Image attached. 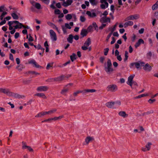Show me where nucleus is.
Returning a JSON list of instances; mask_svg holds the SVG:
<instances>
[{
  "instance_id": "obj_1",
  "label": "nucleus",
  "mask_w": 158,
  "mask_h": 158,
  "mask_svg": "<svg viewBox=\"0 0 158 158\" xmlns=\"http://www.w3.org/2000/svg\"><path fill=\"white\" fill-rule=\"evenodd\" d=\"M118 89L117 86L115 84H110L106 88V90L110 92H114Z\"/></svg>"
},
{
  "instance_id": "obj_2",
  "label": "nucleus",
  "mask_w": 158,
  "mask_h": 158,
  "mask_svg": "<svg viewBox=\"0 0 158 158\" xmlns=\"http://www.w3.org/2000/svg\"><path fill=\"white\" fill-rule=\"evenodd\" d=\"M105 71L108 73H109L110 72L113 71V69L112 68V64L111 61L110 59H108L107 61V67L105 68Z\"/></svg>"
},
{
  "instance_id": "obj_3",
  "label": "nucleus",
  "mask_w": 158,
  "mask_h": 158,
  "mask_svg": "<svg viewBox=\"0 0 158 158\" xmlns=\"http://www.w3.org/2000/svg\"><path fill=\"white\" fill-rule=\"evenodd\" d=\"M139 18V15L135 14L134 15H131L127 17L125 19V21H127L129 20H133L134 19H137Z\"/></svg>"
},
{
  "instance_id": "obj_4",
  "label": "nucleus",
  "mask_w": 158,
  "mask_h": 158,
  "mask_svg": "<svg viewBox=\"0 0 158 158\" xmlns=\"http://www.w3.org/2000/svg\"><path fill=\"white\" fill-rule=\"evenodd\" d=\"M10 96L13 97L15 98L19 99L23 98L25 97L24 95H20L17 93H15L12 92H11Z\"/></svg>"
},
{
  "instance_id": "obj_5",
  "label": "nucleus",
  "mask_w": 158,
  "mask_h": 158,
  "mask_svg": "<svg viewBox=\"0 0 158 158\" xmlns=\"http://www.w3.org/2000/svg\"><path fill=\"white\" fill-rule=\"evenodd\" d=\"M48 89V86H41L38 87L36 90L39 92L46 91Z\"/></svg>"
},
{
  "instance_id": "obj_6",
  "label": "nucleus",
  "mask_w": 158,
  "mask_h": 158,
  "mask_svg": "<svg viewBox=\"0 0 158 158\" xmlns=\"http://www.w3.org/2000/svg\"><path fill=\"white\" fill-rule=\"evenodd\" d=\"M50 33L51 39L52 40L55 41L57 40V37L55 32L52 30H50Z\"/></svg>"
},
{
  "instance_id": "obj_7",
  "label": "nucleus",
  "mask_w": 158,
  "mask_h": 158,
  "mask_svg": "<svg viewBox=\"0 0 158 158\" xmlns=\"http://www.w3.org/2000/svg\"><path fill=\"white\" fill-rule=\"evenodd\" d=\"M22 148L23 149H24L27 148L30 152H33V149L30 146L26 145V143H25L24 142H22Z\"/></svg>"
},
{
  "instance_id": "obj_8",
  "label": "nucleus",
  "mask_w": 158,
  "mask_h": 158,
  "mask_svg": "<svg viewBox=\"0 0 158 158\" xmlns=\"http://www.w3.org/2000/svg\"><path fill=\"white\" fill-rule=\"evenodd\" d=\"M0 92L3 93L10 96L11 92L8 89L0 88Z\"/></svg>"
},
{
  "instance_id": "obj_9",
  "label": "nucleus",
  "mask_w": 158,
  "mask_h": 158,
  "mask_svg": "<svg viewBox=\"0 0 158 158\" xmlns=\"http://www.w3.org/2000/svg\"><path fill=\"white\" fill-rule=\"evenodd\" d=\"M100 22L102 23H106L107 22H110V19L109 17L104 16L101 18Z\"/></svg>"
},
{
  "instance_id": "obj_10",
  "label": "nucleus",
  "mask_w": 158,
  "mask_h": 158,
  "mask_svg": "<svg viewBox=\"0 0 158 158\" xmlns=\"http://www.w3.org/2000/svg\"><path fill=\"white\" fill-rule=\"evenodd\" d=\"M115 105V102H110L106 103L105 105L108 108H114V105Z\"/></svg>"
},
{
  "instance_id": "obj_11",
  "label": "nucleus",
  "mask_w": 158,
  "mask_h": 158,
  "mask_svg": "<svg viewBox=\"0 0 158 158\" xmlns=\"http://www.w3.org/2000/svg\"><path fill=\"white\" fill-rule=\"evenodd\" d=\"M135 76V75L130 76L128 78L127 81V84L130 86H131V83L133 81V79Z\"/></svg>"
},
{
  "instance_id": "obj_12",
  "label": "nucleus",
  "mask_w": 158,
  "mask_h": 158,
  "mask_svg": "<svg viewBox=\"0 0 158 158\" xmlns=\"http://www.w3.org/2000/svg\"><path fill=\"white\" fill-rule=\"evenodd\" d=\"M145 63L143 62L138 61L136 62V67L138 69H141V67L144 66Z\"/></svg>"
},
{
  "instance_id": "obj_13",
  "label": "nucleus",
  "mask_w": 158,
  "mask_h": 158,
  "mask_svg": "<svg viewBox=\"0 0 158 158\" xmlns=\"http://www.w3.org/2000/svg\"><path fill=\"white\" fill-rule=\"evenodd\" d=\"M143 69L145 71H150L152 69V67L148 63H147L146 64H144Z\"/></svg>"
},
{
  "instance_id": "obj_14",
  "label": "nucleus",
  "mask_w": 158,
  "mask_h": 158,
  "mask_svg": "<svg viewBox=\"0 0 158 158\" xmlns=\"http://www.w3.org/2000/svg\"><path fill=\"white\" fill-rule=\"evenodd\" d=\"M94 140V138L93 137L88 136L86 137L85 140L86 144H85L87 145L89 144V143L92 142Z\"/></svg>"
},
{
  "instance_id": "obj_15",
  "label": "nucleus",
  "mask_w": 158,
  "mask_h": 158,
  "mask_svg": "<svg viewBox=\"0 0 158 158\" xmlns=\"http://www.w3.org/2000/svg\"><path fill=\"white\" fill-rule=\"evenodd\" d=\"M69 88L70 87H66L65 86L61 91L60 94L63 95H65L68 92Z\"/></svg>"
},
{
  "instance_id": "obj_16",
  "label": "nucleus",
  "mask_w": 158,
  "mask_h": 158,
  "mask_svg": "<svg viewBox=\"0 0 158 158\" xmlns=\"http://www.w3.org/2000/svg\"><path fill=\"white\" fill-rule=\"evenodd\" d=\"M144 43V41L142 39H140L135 44V47L136 48H137L141 44H143Z\"/></svg>"
},
{
  "instance_id": "obj_17",
  "label": "nucleus",
  "mask_w": 158,
  "mask_h": 158,
  "mask_svg": "<svg viewBox=\"0 0 158 158\" xmlns=\"http://www.w3.org/2000/svg\"><path fill=\"white\" fill-rule=\"evenodd\" d=\"M47 114V111H42L36 115L35 116V117L36 118L40 117Z\"/></svg>"
},
{
  "instance_id": "obj_18",
  "label": "nucleus",
  "mask_w": 158,
  "mask_h": 158,
  "mask_svg": "<svg viewBox=\"0 0 158 158\" xmlns=\"http://www.w3.org/2000/svg\"><path fill=\"white\" fill-rule=\"evenodd\" d=\"M86 14L91 18H94L96 16V14L95 12L91 13L90 11H87Z\"/></svg>"
},
{
  "instance_id": "obj_19",
  "label": "nucleus",
  "mask_w": 158,
  "mask_h": 158,
  "mask_svg": "<svg viewBox=\"0 0 158 158\" xmlns=\"http://www.w3.org/2000/svg\"><path fill=\"white\" fill-rule=\"evenodd\" d=\"M35 96H38L44 99H46L47 97L45 94L43 93H38L36 94H35Z\"/></svg>"
},
{
  "instance_id": "obj_20",
  "label": "nucleus",
  "mask_w": 158,
  "mask_h": 158,
  "mask_svg": "<svg viewBox=\"0 0 158 158\" xmlns=\"http://www.w3.org/2000/svg\"><path fill=\"white\" fill-rule=\"evenodd\" d=\"M22 27L24 28H27V29H29V27L28 26L23 25L22 23L20 24V27H19V25H16L14 27L15 28V29H17L18 28H21Z\"/></svg>"
},
{
  "instance_id": "obj_21",
  "label": "nucleus",
  "mask_w": 158,
  "mask_h": 158,
  "mask_svg": "<svg viewBox=\"0 0 158 158\" xmlns=\"http://www.w3.org/2000/svg\"><path fill=\"white\" fill-rule=\"evenodd\" d=\"M88 33L87 31L85 29H82L81 32V35H82V37H83L86 36Z\"/></svg>"
},
{
  "instance_id": "obj_22",
  "label": "nucleus",
  "mask_w": 158,
  "mask_h": 158,
  "mask_svg": "<svg viewBox=\"0 0 158 158\" xmlns=\"http://www.w3.org/2000/svg\"><path fill=\"white\" fill-rule=\"evenodd\" d=\"M37 49H40L41 50V51H42V53H39V54L40 56H42V54L44 52V48H42L41 45L40 44H38L37 46Z\"/></svg>"
},
{
  "instance_id": "obj_23",
  "label": "nucleus",
  "mask_w": 158,
  "mask_h": 158,
  "mask_svg": "<svg viewBox=\"0 0 158 158\" xmlns=\"http://www.w3.org/2000/svg\"><path fill=\"white\" fill-rule=\"evenodd\" d=\"M65 77V76L64 75H61V76H59L57 77L56 78V82H59L63 80Z\"/></svg>"
},
{
  "instance_id": "obj_24",
  "label": "nucleus",
  "mask_w": 158,
  "mask_h": 158,
  "mask_svg": "<svg viewBox=\"0 0 158 158\" xmlns=\"http://www.w3.org/2000/svg\"><path fill=\"white\" fill-rule=\"evenodd\" d=\"M119 115L123 118H125L127 117L128 114H127L125 111H120L118 113Z\"/></svg>"
},
{
  "instance_id": "obj_25",
  "label": "nucleus",
  "mask_w": 158,
  "mask_h": 158,
  "mask_svg": "<svg viewBox=\"0 0 158 158\" xmlns=\"http://www.w3.org/2000/svg\"><path fill=\"white\" fill-rule=\"evenodd\" d=\"M91 44V40L90 38H88L84 44V45L88 47Z\"/></svg>"
},
{
  "instance_id": "obj_26",
  "label": "nucleus",
  "mask_w": 158,
  "mask_h": 158,
  "mask_svg": "<svg viewBox=\"0 0 158 158\" xmlns=\"http://www.w3.org/2000/svg\"><path fill=\"white\" fill-rule=\"evenodd\" d=\"M96 90L95 89H85L84 90V93L85 94L86 93H92L95 92Z\"/></svg>"
},
{
  "instance_id": "obj_27",
  "label": "nucleus",
  "mask_w": 158,
  "mask_h": 158,
  "mask_svg": "<svg viewBox=\"0 0 158 158\" xmlns=\"http://www.w3.org/2000/svg\"><path fill=\"white\" fill-rule=\"evenodd\" d=\"M73 37L72 35L70 34L69 35V37L67 39L68 41L70 43H73Z\"/></svg>"
},
{
  "instance_id": "obj_28",
  "label": "nucleus",
  "mask_w": 158,
  "mask_h": 158,
  "mask_svg": "<svg viewBox=\"0 0 158 158\" xmlns=\"http://www.w3.org/2000/svg\"><path fill=\"white\" fill-rule=\"evenodd\" d=\"M89 1L93 6L97 5L98 2L97 0H89Z\"/></svg>"
},
{
  "instance_id": "obj_29",
  "label": "nucleus",
  "mask_w": 158,
  "mask_h": 158,
  "mask_svg": "<svg viewBox=\"0 0 158 158\" xmlns=\"http://www.w3.org/2000/svg\"><path fill=\"white\" fill-rule=\"evenodd\" d=\"M57 110V109L55 108L51 110H50L48 111H47V114L51 115L54 113Z\"/></svg>"
},
{
  "instance_id": "obj_30",
  "label": "nucleus",
  "mask_w": 158,
  "mask_h": 158,
  "mask_svg": "<svg viewBox=\"0 0 158 158\" xmlns=\"http://www.w3.org/2000/svg\"><path fill=\"white\" fill-rule=\"evenodd\" d=\"M70 58L71 60L73 62L74 60L77 59L76 55L75 53H73L72 55L70 56Z\"/></svg>"
},
{
  "instance_id": "obj_31",
  "label": "nucleus",
  "mask_w": 158,
  "mask_h": 158,
  "mask_svg": "<svg viewBox=\"0 0 158 158\" xmlns=\"http://www.w3.org/2000/svg\"><path fill=\"white\" fill-rule=\"evenodd\" d=\"M133 23L132 21H128L127 22H126L124 24V27H126L128 26H132L133 25Z\"/></svg>"
},
{
  "instance_id": "obj_32",
  "label": "nucleus",
  "mask_w": 158,
  "mask_h": 158,
  "mask_svg": "<svg viewBox=\"0 0 158 158\" xmlns=\"http://www.w3.org/2000/svg\"><path fill=\"white\" fill-rule=\"evenodd\" d=\"M117 23H116L115 25H114L113 27H109V30L110 31L111 33H113V32L115 30L116 27L117 26Z\"/></svg>"
},
{
  "instance_id": "obj_33",
  "label": "nucleus",
  "mask_w": 158,
  "mask_h": 158,
  "mask_svg": "<svg viewBox=\"0 0 158 158\" xmlns=\"http://www.w3.org/2000/svg\"><path fill=\"white\" fill-rule=\"evenodd\" d=\"M158 8V1L152 6V10H156Z\"/></svg>"
},
{
  "instance_id": "obj_34",
  "label": "nucleus",
  "mask_w": 158,
  "mask_h": 158,
  "mask_svg": "<svg viewBox=\"0 0 158 158\" xmlns=\"http://www.w3.org/2000/svg\"><path fill=\"white\" fill-rule=\"evenodd\" d=\"M31 80L24 79L23 80L22 82L24 85H28L30 83Z\"/></svg>"
},
{
  "instance_id": "obj_35",
  "label": "nucleus",
  "mask_w": 158,
  "mask_h": 158,
  "mask_svg": "<svg viewBox=\"0 0 158 158\" xmlns=\"http://www.w3.org/2000/svg\"><path fill=\"white\" fill-rule=\"evenodd\" d=\"M131 86H130L131 87L133 88H135L138 86V84L135 81H133L131 83Z\"/></svg>"
},
{
  "instance_id": "obj_36",
  "label": "nucleus",
  "mask_w": 158,
  "mask_h": 158,
  "mask_svg": "<svg viewBox=\"0 0 158 158\" xmlns=\"http://www.w3.org/2000/svg\"><path fill=\"white\" fill-rule=\"evenodd\" d=\"M11 16L14 19H19V17L15 13H13L11 14Z\"/></svg>"
},
{
  "instance_id": "obj_37",
  "label": "nucleus",
  "mask_w": 158,
  "mask_h": 158,
  "mask_svg": "<svg viewBox=\"0 0 158 158\" xmlns=\"http://www.w3.org/2000/svg\"><path fill=\"white\" fill-rule=\"evenodd\" d=\"M152 145V143H151L148 142L145 147L147 148L148 150L149 151L151 148V146Z\"/></svg>"
},
{
  "instance_id": "obj_38",
  "label": "nucleus",
  "mask_w": 158,
  "mask_h": 158,
  "mask_svg": "<svg viewBox=\"0 0 158 158\" xmlns=\"http://www.w3.org/2000/svg\"><path fill=\"white\" fill-rule=\"evenodd\" d=\"M147 57L148 59H150L152 56V53L151 51L148 52L146 54Z\"/></svg>"
},
{
  "instance_id": "obj_39",
  "label": "nucleus",
  "mask_w": 158,
  "mask_h": 158,
  "mask_svg": "<svg viewBox=\"0 0 158 158\" xmlns=\"http://www.w3.org/2000/svg\"><path fill=\"white\" fill-rule=\"evenodd\" d=\"M53 63L52 62L51 63H48V64L47 66H46V69H49L51 67H52L53 65Z\"/></svg>"
},
{
  "instance_id": "obj_40",
  "label": "nucleus",
  "mask_w": 158,
  "mask_h": 158,
  "mask_svg": "<svg viewBox=\"0 0 158 158\" xmlns=\"http://www.w3.org/2000/svg\"><path fill=\"white\" fill-rule=\"evenodd\" d=\"M92 25L93 27L94 28L95 30L98 31V27L96 23L95 22H94L93 23Z\"/></svg>"
},
{
  "instance_id": "obj_41",
  "label": "nucleus",
  "mask_w": 158,
  "mask_h": 158,
  "mask_svg": "<svg viewBox=\"0 0 158 158\" xmlns=\"http://www.w3.org/2000/svg\"><path fill=\"white\" fill-rule=\"evenodd\" d=\"M106 0H101L100 2L102 3H104L106 5V8L108 6V3L106 2Z\"/></svg>"
},
{
  "instance_id": "obj_42",
  "label": "nucleus",
  "mask_w": 158,
  "mask_h": 158,
  "mask_svg": "<svg viewBox=\"0 0 158 158\" xmlns=\"http://www.w3.org/2000/svg\"><path fill=\"white\" fill-rule=\"evenodd\" d=\"M7 12L6 11H4L2 13V15L0 16V19L1 20H2L3 18L5 16V15L7 14Z\"/></svg>"
},
{
  "instance_id": "obj_43",
  "label": "nucleus",
  "mask_w": 158,
  "mask_h": 158,
  "mask_svg": "<svg viewBox=\"0 0 158 158\" xmlns=\"http://www.w3.org/2000/svg\"><path fill=\"white\" fill-rule=\"evenodd\" d=\"M35 7L38 9H41V5L39 3H36L35 5Z\"/></svg>"
},
{
  "instance_id": "obj_44",
  "label": "nucleus",
  "mask_w": 158,
  "mask_h": 158,
  "mask_svg": "<svg viewBox=\"0 0 158 158\" xmlns=\"http://www.w3.org/2000/svg\"><path fill=\"white\" fill-rule=\"evenodd\" d=\"M65 18L68 20H70L72 18V16L71 14H68L66 16Z\"/></svg>"
},
{
  "instance_id": "obj_45",
  "label": "nucleus",
  "mask_w": 158,
  "mask_h": 158,
  "mask_svg": "<svg viewBox=\"0 0 158 158\" xmlns=\"http://www.w3.org/2000/svg\"><path fill=\"white\" fill-rule=\"evenodd\" d=\"M12 23H11V21H9L8 23V24L9 26V29L10 30H12L13 29V27L11 26V25L12 24Z\"/></svg>"
},
{
  "instance_id": "obj_46",
  "label": "nucleus",
  "mask_w": 158,
  "mask_h": 158,
  "mask_svg": "<svg viewBox=\"0 0 158 158\" xmlns=\"http://www.w3.org/2000/svg\"><path fill=\"white\" fill-rule=\"evenodd\" d=\"M80 20L81 22H84L85 21L86 19L84 16H81L80 17Z\"/></svg>"
},
{
  "instance_id": "obj_47",
  "label": "nucleus",
  "mask_w": 158,
  "mask_h": 158,
  "mask_svg": "<svg viewBox=\"0 0 158 158\" xmlns=\"http://www.w3.org/2000/svg\"><path fill=\"white\" fill-rule=\"evenodd\" d=\"M109 50V49L108 48H106L104 49V54L106 56L107 55Z\"/></svg>"
},
{
  "instance_id": "obj_48",
  "label": "nucleus",
  "mask_w": 158,
  "mask_h": 158,
  "mask_svg": "<svg viewBox=\"0 0 158 158\" xmlns=\"http://www.w3.org/2000/svg\"><path fill=\"white\" fill-rule=\"evenodd\" d=\"M82 92V91H81L78 90L75 92H74L73 94V95L74 96H76L78 94L80 93H81Z\"/></svg>"
},
{
  "instance_id": "obj_49",
  "label": "nucleus",
  "mask_w": 158,
  "mask_h": 158,
  "mask_svg": "<svg viewBox=\"0 0 158 158\" xmlns=\"http://www.w3.org/2000/svg\"><path fill=\"white\" fill-rule=\"evenodd\" d=\"M106 26V24H102V25L99 27V28L100 30H102L104 27Z\"/></svg>"
},
{
  "instance_id": "obj_50",
  "label": "nucleus",
  "mask_w": 158,
  "mask_h": 158,
  "mask_svg": "<svg viewBox=\"0 0 158 158\" xmlns=\"http://www.w3.org/2000/svg\"><path fill=\"white\" fill-rule=\"evenodd\" d=\"M156 101L155 99H149L148 101V102L150 104H152L154 102Z\"/></svg>"
},
{
  "instance_id": "obj_51",
  "label": "nucleus",
  "mask_w": 158,
  "mask_h": 158,
  "mask_svg": "<svg viewBox=\"0 0 158 158\" xmlns=\"http://www.w3.org/2000/svg\"><path fill=\"white\" fill-rule=\"evenodd\" d=\"M52 120V118H48V119H45L44 120L42 121V123L47 122L48 121H51Z\"/></svg>"
},
{
  "instance_id": "obj_52",
  "label": "nucleus",
  "mask_w": 158,
  "mask_h": 158,
  "mask_svg": "<svg viewBox=\"0 0 158 158\" xmlns=\"http://www.w3.org/2000/svg\"><path fill=\"white\" fill-rule=\"evenodd\" d=\"M112 33H110L109 35L107 36V37H106V41H108V40H109V38H110V37H111V36L112 35Z\"/></svg>"
},
{
  "instance_id": "obj_53",
  "label": "nucleus",
  "mask_w": 158,
  "mask_h": 158,
  "mask_svg": "<svg viewBox=\"0 0 158 158\" xmlns=\"http://www.w3.org/2000/svg\"><path fill=\"white\" fill-rule=\"evenodd\" d=\"M54 12L56 14H60V11L59 9H56L55 10Z\"/></svg>"
},
{
  "instance_id": "obj_54",
  "label": "nucleus",
  "mask_w": 158,
  "mask_h": 158,
  "mask_svg": "<svg viewBox=\"0 0 158 158\" xmlns=\"http://www.w3.org/2000/svg\"><path fill=\"white\" fill-rule=\"evenodd\" d=\"M44 3L48 4L49 3L50 0H41Z\"/></svg>"
},
{
  "instance_id": "obj_55",
  "label": "nucleus",
  "mask_w": 158,
  "mask_h": 158,
  "mask_svg": "<svg viewBox=\"0 0 158 158\" xmlns=\"http://www.w3.org/2000/svg\"><path fill=\"white\" fill-rule=\"evenodd\" d=\"M66 2H67V5L69 6L71 5L72 3L73 2V1L72 0H67L66 1Z\"/></svg>"
},
{
  "instance_id": "obj_56",
  "label": "nucleus",
  "mask_w": 158,
  "mask_h": 158,
  "mask_svg": "<svg viewBox=\"0 0 158 158\" xmlns=\"http://www.w3.org/2000/svg\"><path fill=\"white\" fill-rule=\"evenodd\" d=\"M100 7L102 9H105L106 7V5L104 4H101L100 5Z\"/></svg>"
},
{
  "instance_id": "obj_57",
  "label": "nucleus",
  "mask_w": 158,
  "mask_h": 158,
  "mask_svg": "<svg viewBox=\"0 0 158 158\" xmlns=\"http://www.w3.org/2000/svg\"><path fill=\"white\" fill-rule=\"evenodd\" d=\"M65 26L66 28L69 29H71V27L69 26V25L68 23H65Z\"/></svg>"
},
{
  "instance_id": "obj_58",
  "label": "nucleus",
  "mask_w": 158,
  "mask_h": 158,
  "mask_svg": "<svg viewBox=\"0 0 158 158\" xmlns=\"http://www.w3.org/2000/svg\"><path fill=\"white\" fill-rule=\"evenodd\" d=\"M81 49L83 50H86L88 49V48L87 47L84 45L83 46L81 47Z\"/></svg>"
},
{
  "instance_id": "obj_59",
  "label": "nucleus",
  "mask_w": 158,
  "mask_h": 158,
  "mask_svg": "<svg viewBox=\"0 0 158 158\" xmlns=\"http://www.w3.org/2000/svg\"><path fill=\"white\" fill-rule=\"evenodd\" d=\"M19 36V32L15 33V39L18 38Z\"/></svg>"
},
{
  "instance_id": "obj_60",
  "label": "nucleus",
  "mask_w": 158,
  "mask_h": 158,
  "mask_svg": "<svg viewBox=\"0 0 158 158\" xmlns=\"http://www.w3.org/2000/svg\"><path fill=\"white\" fill-rule=\"evenodd\" d=\"M62 28L64 33V34L66 33L67 32L66 28L63 26H62Z\"/></svg>"
},
{
  "instance_id": "obj_61",
  "label": "nucleus",
  "mask_w": 158,
  "mask_h": 158,
  "mask_svg": "<svg viewBox=\"0 0 158 158\" xmlns=\"http://www.w3.org/2000/svg\"><path fill=\"white\" fill-rule=\"evenodd\" d=\"M112 40L110 42V44H114L115 42V39L114 37H112Z\"/></svg>"
},
{
  "instance_id": "obj_62",
  "label": "nucleus",
  "mask_w": 158,
  "mask_h": 158,
  "mask_svg": "<svg viewBox=\"0 0 158 158\" xmlns=\"http://www.w3.org/2000/svg\"><path fill=\"white\" fill-rule=\"evenodd\" d=\"M36 61L34 60H32L30 61H29V64H35Z\"/></svg>"
},
{
  "instance_id": "obj_63",
  "label": "nucleus",
  "mask_w": 158,
  "mask_h": 158,
  "mask_svg": "<svg viewBox=\"0 0 158 158\" xmlns=\"http://www.w3.org/2000/svg\"><path fill=\"white\" fill-rule=\"evenodd\" d=\"M9 58L11 60L14 61V59L12 54L11 53L10 54Z\"/></svg>"
},
{
  "instance_id": "obj_64",
  "label": "nucleus",
  "mask_w": 158,
  "mask_h": 158,
  "mask_svg": "<svg viewBox=\"0 0 158 158\" xmlns=\"http://www.w3.org/2000/svg\"><path fill=\"white\" fill-rule=\"evenodd\" d=\"M56 6L57 8H61V5L60 3V2H58L56 3Z\"/></svg>"
}]
</instances>
